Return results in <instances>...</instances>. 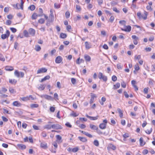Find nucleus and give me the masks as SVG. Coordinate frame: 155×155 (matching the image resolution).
Returning a JSON list of instances; mask_svg holds the SVG:
<instances>
[{
	"mask_svg": "<svg viewBox=\"0 0 155 155\" xmlns=\"http://www.w3.org/2000/svg\"><path fill=\"white\" fill-rule=\"evenodd\" d=\"M50 12L51 14L49 16V18L48 20V22L49 23L50 22H52L54 21V16L53 14V12L51 9L50 10Z\"/></svg>",
	"mask_w": 155,
	"mask_h": 155,
	"instance_id": "obj_2",
	"label": "nucleus"
},
{
	"mask_svg": "<svg viewBox=\"0 0 155 155\" xmlns=\"http://www.w3.org/2000/svg\"><path fill=\"white\" fill-rule=\"evenodd\" d=\"M134 59L135 60H139L141 58V55H139L138 56L136 55L134 56Z\"/></svg>",
	"mask_w": 155,
	"mask_h": 155,
	"instance_id": "obj_43",
	"label": "nucleus"
},
{
	"mask_svg": "<svg viewBox=\"0 0 155 155\" xmlns=\"http://www.w3.org/2000/svg\"><path fill=\"white\" fill-rule=\"evenodd\" d=\"M103 74L101 72H99L98 75V77L99 79H101L103 76Z\"/></svg>",
	"mask_w": 155,
	"mask_h": 155,
	"instance_id": "obj_47",
	"label": "nucleus"
},
{
	"mask_svg": "<svg viewBox=\"0 0 155 155\" xmlns=\"http://www.w3.org/2000/svg\"><path fill=\"white\" fill-rule=\"evenodd\" d=\"M0 60L3 61H5V58L4 57L2 54H0Z\"/></svg>",
	"mask_w": 155,
	"mask_h": 155,
	"instance_id": "obj_51",
	"label": "nucleus"
},
{
	"mask_svg": "<svg viewBox=\"0 0 155 155\" xmlns=\"http://www.w3.org/2000/svg\"><path fill=\"white\" fill-rule=\"evenodd\" d=\"M21 5H20V8L21 9H23V4L24 2L23 1V0H21Z\"/></svg>",
	"mask_w": 155,
	"mask_h": 155,
	"instance_id": "obj_46",
	"label": "nucleus"
},
{
	"mask_svg": "<svg viewBox=\"0 0 155 155\" xmlns=\"http://www.w3.org/2000/svg\"><path fill=\"white\" fill-rule=\"evenodd\" d=\"M117 110L119 114V116L120 118H122L123 116V114L122 110L119 108L117 109Z\"/></svg>",
	"mask_w": 155,
	"mask_h": 155,
	"instance_id": "obj_14",
	"label": "nucleus"
},
{
	"mask_svg": "<svg viewBox=\"0 0 155 155\" xmlns=\"http://www.w3.org/2000/svg\"><path fill=\"white\" fill-rule=\"evenodd\" d=\"M17 146L20 149L22 150L25 149L26 148V146L22 144H18Z\"/></svg>",
	"mask_w": 155,
	"mask_h": 155,
	"instance_id": "obj_12",
	"label": "nucleus"
},
{
	"mask_svg": "<svg viewBox=\"0 0 155 155\" xmlns=\"http://www.w3.org/2000/svg\"><path fill=\"white\" fill-rule=\"evenodd\" d=\"M43 97L45 98L48 100H50L52 99V97L51 96L47 95H43L41 96V97Z\"/></svg>",
	"mask_w": 155,
	"mask_h": 155,
	"instance_id": "obj_18",
	"label": "nucleus"
},
{
	"mask_svg": "<svg viewBox=\"0 0 155 155\" xmlns=\"http://www.w3.org/2000/svg\"><path fill=\"white\" fill-rule=\"evenodd\" d=\"M125 27L126 28L125 29L121 28V30L123 31L128 32H129L131 31V26H130V25H128L127 26H125Z\"/></svg>",
	"mask_w": 155,
	"mask_h": 155,
	"instance_id": "obj_7",
	"label": "nucleus"
},
{
	"mask_svg": "<svg viewBox=\"0 0 155 155\" xmlns=\"http://www.w3.org/2000/svg\"><path fill=\"white\" fill-rule=\"evenodd\" d=\"M78 150V147L73 148L72 150V151L73 152L75 153L77 152Z\"/></svg>",
	"mask_w": 155,
	"mask_h": 155,
	"instance_id": "obj_49",
	"label": "nucleus"
},
{
	"mask_svg": "<svg viewBox=\"0 0 155 155\" xmlns=\"http://www.w3.org/2000/svg\"><path fill=\"white\" fill-rule=\"evenodd\" d=\"M5 69L6 71H12L14 70V68L12 66H7L5 67Z\"/></svg>",
	"mask_w": 155,
	"mask_h": 155,
	"instance_id": "obj_11",
	"label": "nucleus"
},
{
	"mask_svg": "<svg viewBox=\"0 0 155 155\" xmlns=\"http://www.w3.org/2000/svg\"><path fill=\"white\" fill-rule=\"evenodd\" d=\"M152 131V128H150V130L147 129L145 131L146 133L147 134H150Z\"/></svg>",
	"mask_w": 155,
	"mask_h": 155,
	"instance_id": "obj_32",
	"label": "nucleus"
},
{
	"mask_svg": "<svg viewBox=\"0 0 155 155\" xmlns=\"http://www.w3.org/2000/svg\"><path fill=\"white\" fill-rule=\"evenodd\" d=\"M21 100L24 101H27L29 100V98L28 97H24L21 98Z\"/></svg>",
	"mask_w": 155,
	"mask_h": 155,
	"instance_id": "obj_40",
	"label": "nucleus"
},
{
	"mask_svg": "<svg viewBox=\"0 0 155 155\" xmlns=\"http://www.w3.org/2000/svg\"><path fill=\"white\" fill-rule=\"evenodd\" d=\"M47 69L45 68H42L39 69L37 70V74L45 73L47 71Z\"/></svg>",
	"mask_w": 155,
	"mask_h": 155,
	"instance_id": "obj_4",
	"label": "nucleus"
},
{
	"mask_svg": "<svg viewBox=\"0 0 155 155\" xmlns=\"http://www.w3.org/2000/svg\"><path fill=\"white\" fill-rule=\"evenodd\" d=\"M9 83H11L12 84H15L16 83L17 81L15 79H13V80L9 79Z\"/></svg>",
	"mask_w": 155,
	"mask_h": 155,
	"instance_id": "obj_33",
	"label": "nucleus"
},
{
	"mask_svg": "<svg viewBox=\"0 0 155 155\" xmlns=\"http://www.w3.org/2000/svg\"><path fill=\"white\" fill-rule=\"evenodd\" d=\"M42 136L43 137H45L47 136V134L45 131H43L41 133Z\"/></svg>",
	"mask_w": 155,
	"mask_h": 155,
	"instance_id": "obj_60",
	"label": "nucleus"
},
{
	"mask_svg": "<svg viewBox=\"0 0 155 155\" xmlns=\"http://www.w3.org/2000/svg\"><path fill=\"white\" fill-rule=\"evenodd\" d=\"M45 22V20L43 18H40L38 21V22L39 23L42 24L44 23Z\"/></svg>",
	"mask_w": 155,
	"mask_h": 155,
	"instance_id": "obj_35",
	"label": "nucleus"
},
{
	"mask_svg": "<svg viewBox=\"0 0 155 155\" xmlns=\"http://www.w3.org/2000/svg\"><path fill=\"white\" fill-rule=\"evenodd\" d=\"M114 19V17L113 16H112L110 17V18L109 20L110 21V22H111L112 23Z\"/></svg>",
	"mask_w": 155,
	"mask_h": 155,
	"instance_id": "obj_57",
	"label": "nucleus"
},
{
	"mask_svg": "<svg viewBox=\"0 0 155 155\" xmlns=\"http://www.w3.org/2000/svg\"><path fill=\"white\" fill-rule=\"evenodd\" d=\"M96 132L99 135L102 134H103L102 132L98 128L96 130Z\"/></svg>",
	"mask_w": 155,
	"mask_h": 155,
	"instance_id": "obj_55",
	"label": "nucleus"
},
{
	"mask_svg": "<svg viewBox=\"0 0 155 155\" xmlns=\"http://www.w3.org/2000/svg\"><path fill=\"white\" fill-rule=\"evenodd\" d=\"M94 144L95 146L98 147L99 145V143L98 141L97 140H95L94 141Z\"/></svg>",
	"mask_w": 155,
	"mask_h": 155,
	"instance_id": "obj_34",
	"label": "nucleus"
},
{
	"mask_svg": "<svg viewBox=\"0 0 155 155\" xmlns=\"http://www.w3.org/2000/svg\"><path fill=\"white\" fill-rule=\"evenodd\" d=\"M120 86V83H117L116 84L114 85V87L113 89H116L118 88H119Z\"/></svg>",
	"mask_w": 155,
	"mask_h": 155,
	"instance_id": "obj_22",
	"label": "nucleus"
},
{
	"mask_svg": "<svg viewBox=\"0 0 155 155\" xmlns=\"http://www.w3.org/2000/svg\"><path fill=\"white\" fill-rule=\"evenodd\" d=\"M79 127L82 129H84L86 127V126L84 124H81L79 126Z\"/></svg>",
	"mask_w": 155,
	"mask_h": 155,
	"instance_id": "obj_59",
	"label": "nucleus"
},
{
	"mask_svg": "<svg viewBox=\"0 0 155 155\" xmlns=\"http://www.w3.org/2000/svg\"><path fill=\"white\" fill-rule=\"evenodd\" d=\"M29 35L32 36H34L35 35V31L33 28H30L28 30Z\"/></svg>",
	"mask_w": 155,
	"mask_h": 155,
	"instance_id": "obj_6",
	"label": "nucleus"
},
{
	"mask_svg": "<svg viewBox=\"0 0 155 155\" xmlns=\"http://www.w3.org/2000/svg\"><path fill=\"white\" fill-rule=\"evenodd\" d=\"M123 137L124 138H126L129 137V134L127 133H125L123 135Z\"/></svg>",
	"mask_w": 155,
	"mask_h": 155,
	"instance_id": "obj_64",
	"label": "nucleus"
},
{
	"mask_svg": "<svg viewBox=\"0 0 155 155\" xmlns=\"http://www.w3.org/2000/svg\"><path fill=\"white\" fill-rule=\"evenodd\" d=\"M99 127L102 129H104L106 127V124L101 123L99 125Z\"/></svg>",
	"mask_w": 155,
	"mask_h": 155,
	"instance_id": "obj_13",
	"label": "nucleus"
},
{
	"mask_svg": "<svg viewBox=\"0 0 155 155\" xmlns=\"http://www.w3.org/2000/svg\"><path fill=\"white\" fill-rule=\"evenodd\" d=\"M10 29L12 32L14 33H15L17 31L16 29L14 28H10Z\"/></svg>",
	"mask_w": 155,
	"mask_h": 155,
	"instance_id": "obj_54",
	"label": "nucleus"
},
{
	"mask_svg": "<svg viewBox=\"0 0 155 155\" xmlns=\"http://www.w3.org/2000/svg\"><path fill=\"white\" fill-rule=\"evenodd\" d=\"M50 78V77L49 75H47L45 76L44 78L42 79L40 81V82H42L43 81L47 80H48Z\"/></svg>",
	"mask_w": 155,
	"mask_h": 155,
	"instance_id": "obj_19",
	"label": "nucleus"
},
{
	"mask_svg": "<svg viewBox=\"0 0 155 155\" xmlns=\"http://www.w3.org/2000/svg\"><path fill=\"white\" fill-rule=\"evenodd\" d=\"M56 137L57 140H61L62 137H61L59 135H57L56 136Z\"/></svg>",
	"mask_w": 155,
	"mask_h": 155,
	"instance_id": "obj_61",
	"label": "nucleus"
},
{
	"mask_svg": "<svg viewBox=\"0 0 155 155\" xmlns=\"http://www.w3.org/2000/svg\"><path fill=\"white\" fill-rule=\"evenodd\" d=\"M31 107V108L37 107H38V104H33L30 105Z\"/></svg>",
	"mask_w": 155,
	"mask_h": 155,
	"instance_id": "obj_28",
	"label": "nucleus"
},
{
	"mask_svg": "<svg viewBox=\"0 0 155 155\" xmlns=\"http://www.w3.org/2000/svg\"><path fill=\"white\" fill-rule=\"evenodd\" d=\"M14 74L17 77H20V72H19L17 70H15L14 72Z\"/></svg>",
	"mask_w": 155,
	"mask_h": 155,
	"instance_id": "obj_30",
	"label": "nucleus"
},
{
	"mask_svg": "<svg viewBox=\"0 0 155 155\" xmlns=\"http://www.w3.org/2000/svg\"><path fill=\"white\" fill-rule=\"evenodd\" d=\"M23 34H24V35L26 37H29V32H28V31L26 30H25L24 31V32H23Z\"/></svg>",
	"mask_w": 155,
	"mask_h": 155,
	"instance_id": "obj_24",
	"label": "nucleus"
},
{
	"mask_svg": "<svg viewBox=\"0 0 155 155\" xmlns=\"http://www.w3.org/2000/svg\"><path fill=\"white\" fill-rule=\"evenodd\" d=\"M35 6L34 5H31L28 7V8L31 11H33L35 9Z\"/></svg>",
	"mask_w": 155,
	"mask_h": 155,
	"instance_id": "obj_29",
	"label": "nucleus"
},
{
	"mask_svg": "<svg viewBox=\"0 0 155 155\" xmlns=\"http://www.w3.org/2000/svg\"><path fill=\"white\" fill-rule=\"evenodd\" d=\"M78 138L81 141L83 142H86L87 141V139L85 137H79Z\"/></svg>",
	"mask_w": 155,
	"mask_h": 155,
	"instance_id": "obj_16",
	"label": "nucleus"
},
{
	"mask_svg": "<svg viewBox=\"0 0 155 155\" xmlns=\"http://www.w3.org/2000/svg\"><path fill=\"white\" fill-rule=\"evenodd\" d=\"M12 105L14 106L19 107L21 106V104L18 101H15L13 103Z\"/></svg>",
	"mask_w": 155,
	"mask_h": 155,
	"instance_id": "obj_9",
	"label": "nucleus"
},
{
	"mask_svg": "<svg viewBox=\"0 0 155 155\" xmlns=\"http://www.w3.org/2000/svg\"><path fill=\"white\" fill-rule=\"evenodd\" d=\"M45 87L43 84H41L38 87V89L40 91H42L44 89Z\"/></svg>",
	"mask_w": 155,
	"mask_h": 155,
	"instance_id": "obj_23",
	"label": "nucleus"
},
{
	"mask_svg": "<svg viewBox=\"0 0 155 155\" xmlns=\"http://www.w3.org/2000/svg\"><path fill=\"white\" fill-rule=\"evenodd\" d=\"M71 83L73 84H75L76 82V80L75 79L73 78H71Z\"/></svg>",
	"mask_w": 155,
	"mask_h": 155,
	"instance_id": "obj_50",
	"label": "nucleus"
},
{
	"mask_svg": "<svg viewBox=\"0 0 155 155\" xmlns=\"http://www.w3.org/2000/svg\"><path fill=\"white\" fill-rule=\"evenodd\" d=\"M9 92L12 94H15L16 93V91L14 90L11 88V87H9Z\"/></svg>",
	"mask_w": 155,
	"mask_h": 155,
	"instance_id": "obj_31",
	"label": "nucleus"
},
{
	"mask_svg": "<svg viewBox=\"0 0 155 155\" xmlns=\"http://www.w3.org/2000/svg\"><path fill=\"white\" fill-rule=\"evenodd\" d=\"M35 49L36 51H38L41 50V48L39 45H36L35 46Z\"/></svg>",
	"mask_w": 155,
	"mask_h": 155,
	"instance_id": "obj_21",
	"label": "nucleus"
},
{
	"mask_svg": "<svg viewBox=\"0 0 155 155\" xmlns=\"http://www.w3.org/2000/svg\"><path fill=\"white\" fill-rule=\"evenodd\" d=\"M84 58L85 60L87 61H89L91 60V58L88 55H85L84 56Z\"/></svg>",
	"mask_w": 155,
	"mask_h": 155,
	"instance_id": "obj_15",
	"label": "nucleus"
},
{
	"mask_svg": "<svg viewBox=\"0 0 155 155\" xmlns=\"http://www.w3.org/2000/svg\"><path fill=\"white\" fill-rule=\"evenodd\" d=\"M65 125L67 127L71 128L72 127V125L70 124L69 122L66 123Z\"/></svg>",
	"mask_w": 155,
	"mask_h": 155,
	"instance_id": "obj_58",
	"label": "nucleus"
},
{
	"mask_svg": "<svg viewBox=\"0 0 155 155\" xmlns=\"http://www.w3.org/2000/svg\"><path fill=\"white\" fill-rule=\"evenodd\" d=\"M117 78L116 76L114 75L112 76V80L113 81H116L117 80Z\"/></svg>",
	"mask_w": 155,
	"mask_h": 155,
	"instance_id": "obj_45",
	"label": "nucleus"
},
{
	"mask_svg": "<svg viewBox=\"0 0 155 155\" xmlns=\"http://www.w3.org/2000/svg\"><path fill=\"white\" fill-rule=\"evenodd\" d=\"M85 48L86 49H89L91 48V46L90 45V44L87 41H86L85 42Z\"/></svg>",
	"mask_w": 155,
	"mask_h": 155,
	"instance_id": "obj_20",
	"label": "nucleus"
},
{
	"mask_svg": "<svg viewBox=\"0 0 155 155\" xmlns=\"http://www.w3.org/2000/svg\"><path fill=\"white\" fill-rule=\"evenodd\" d=\"M10 35V32L8 30H7L6 31V34H3L1 35V38L3 39H5L7 38H8Z\"/></svg>",
	"mask_w": 155,
	"mask_h": 155,
	"instance_id": "obj_3",
	"label": "nucleus"
},
{
	"mask_svg": "<svg viewBox=\"0 0 155 155\" xmlns=\"http://www.w3.org/2000/svg\"><path fill=\"white\" fill-rule=\"evenodd\" d=\"M121 86L124 88H125L126 86V84L124 81L121 83Z\"/></svg>",
	"mask_w": 155,
	"mask_h": 155,
	"instance_id": "obj_52",
	"label": "nucleus"
},
{
	"mask_svg": "<svg viewBox=\"0 0 155 155\" xmlns=\"http://www.w3.org/2000/svg\"><path fill=\"white\" fill-rule=\"evenodd\" d=\"M134 68L136 71H138L139 69V67L138 64L135 65L134 66Z\"/></svg>",
	"mask_w": 155,
	"mask_h": 155,
	"instance_id": "obj_62",
	"label": "nucleus"
},
{
	"mask_svg": "<svg viewBox=\"0 0 155 155\" xmlns=\"http://www.w3.org/2000/svg\"><path fill=\"white\" fill-rule=\"evenodd\" d=\"M103 48L105 49V50H107L108 49V46L106 44H104L103 47Z\"/></svg>",
	"mask_w": 155,
	"mask_h": 155,
	"instance_id": "obj_63",
	"label": "nucleus"
},
{
	"mask_svg": "<svg viewBox=\"0 0 155 155\" xmlns=\"http://www.w3.org/2000/svg\"><path fill=\"white\" fill-rule=\"evenodd\" d=\"M65 17L66 18H68L70 16V13L69 12L67 11L65 13Z\"/></svg>",
	"mask_w": 155,
	"mask_h": 155,
	"instance_id": "obj_42",
	"label": "nucleus"
},
{
	"mask_svg": "<svg viewBox=\"0 0 155 155\" xmlns=\"http://www.w3.org/2000/svg\"><path fill=\"white\" fill-rule=\"evenodd\" d=\"M54 7L55 8L57 9L59 8L60 7V5L57 3H55Z\"/></svg>",
	"mask_w": 155,
	"mask_h": 155,
	"instance_id": "obj_39",
	"label": "nucleus"
},
{
	"mask_svg": "<svg viewBox=\"0 0 155 155\" xmlns=\"http://www.w3.org/2000/svg\"><path fill=\"white\" fill-rule=\"evenodd\" d=\"M38 15L35 13H34L31 17L32 19H37Z\"/></svg>",
	"mask_w": 155,
	"mask_h": 155,
	"instance_id": "obj_27",
	"label": "nucleus"
},
{
	"mask_svg": "<svg viewBox=\"0 0 155 155\" xmlns=\"http://www.w3.org/2000/svg\"><path fill=\"white\" fill-rule=\"evenodd\" d=\"M51 128V125L49 124L46 125L44 127L45 128L48 129H50Z\"/></svg>",
	"mask_w": 155,
	"mask_h": 155,
	"instance_id": "obj_38",
	"label": "nucleus"
},
{
	"mask_svg": "<svg viewBox=\"0 0 155 155\" xmlns=\"http://www.w3.org/2000/svg\"><path fill=\"white\" fill-rule=\"evenodd\" d=\"M70 115V116H73L74 117H76L78 116L79 115V114H76V113L73 112Z\"/></svg>",
	"mask_w": 155,
	"mask_h": 155,
	"instance_id": "obj_41",
	"label": "nucleus"
},
{
	"mask_svg": "<svg viewBox=\"0 0 155 155\" xmlns=\"http://www.w3.org/2000/svg\"><path fill=\"white\" fill-rule=\"evenodd\" d=\"M102 79L104 81L106 82L107 80V77L105 75H103L102 78Z\"/></svg>",
	"mask_w": 155,
	"mask_h": 155,
	"instance_id": "obj_44",
	"label": "nucleus"
},
{
	"mask_svg": "<svg viewBox=\"0 0 155 155\" xmlns=\"http://www.w3.org/2000/svg\"><path fill=\"white\" fill-rule=\"evenodd\" d=\"M41 147L44 149L47 148V144L46 143L44 142H42L40 144Z\"/></svg>",
	"mask_w": 155,
	"mask_h": 155,
	"instance_id": "obj_10",
	"label": "nucleus"
},
{
	"mask_svg": "<svg viewBox=\"0 0 155 155\" xmlns=\"http://www.w3.org/2000/svg\"><path fill=\"white\" fill-rule=\"evenodd\" d=\"M98 116L94 117H91V118H90V119L91 120H95L98 119Z\"/></svg>",
	"mask_w": 155,
	"mask_h": 155,
	"instance_id": "obj_53",
	"label": "nucleus"
},
{
	"mask_svg": "<svg viewBox=\"0 0 155 155\" xmlns=\"http://www.w3.org/2000/svg\"><path fill=\"white\" fill-rule=\"evenodd\" d=\"M12 23V21L9 20H8L6 21L5 22V24L7 25H10Z\"/></svg>",
	"mask_w": 155,
	"mask_h": 155,
	"instance_id": "obj_48",
	"label": "nucleus"
},
{
	"mask_svg": "<svg viewBox=\"0 0 155 155\" xmlns=\"http://www.w3.org/2000/svg\"><path fill=\"white\" fill-rule=\"evenodd\" d=\"M126 22V21L124 20H120L119 22L120 24L124 26H125Z\"/></svg>",
	"mask_w": 155,
	"mask_h": 155,
	"instance_id": "obj_36",
	"label": "nucleus"
},
{
	"mask_svg": "<svg viewBox=\"0 0 155 155\" xmlns=\"http://www.w3.org/2000/svg\"><path fill=\"white\" fill-rule=\"evenodd\" d=\"M109 147L113 150H115L116 148V146L112 144L109 145Z\"/></svg>",
	"mask_w": 155,
	"mask_h": 155,
	"instance_id": "obj_37",
	"label": "nucleus"
},
{
	"mask_svg": "<svg viewBox=\"0 0 155 155\" xmlns=\"http://www.w3.org/2000/svg\"><path fill=\"white\" fill-rule=\"evenodd\" d=\"M90 127L91 129L96 130L97 129L98 127L95 125H92L91 124H90Z\"/></svg>",
	"mask_w": 155,
	"mask_h": 155,
	"instance_id": "obj_17",
	"label": "nucleus"
},
{
	"mask_svg": "<svg viewBox=\"0 0 155 155\" xmlns=\"http://www.w3.org/2000/svg\"><path fill=\"white\" fill-rule=\"evenodd\" d=\"M52 128L57 129H62V127L58 124H54L51 125Z\"/></svg>",
	"mask_w": 155,
	"mask_h": 155,
	"instance_id": "obj_5",
	"label": "nucleus"
},
{
	"mask_svg": "<svg viewBox=\"0 0 155 155\" xmlns=\"http://www.w3.org/2000/svg\"><path fill=\"white\" fill-rule=\"evenodd\" d=\"M67 36V35L65 34H64V33H61L60 34V37L61 38H63V39L65 38H66Z\"/></svg>",
	"mask_w": 155,
	"mask_h": 155,
	"instance_id": "obj_25",
	"label": "nucleus"
},
{
	"mask_svg": "<svg viewBox=\"0 0 155 155\" xmlns=\"http://www.w3.org/2000/svg\"><path fill=\"white\" fill-rule=\"evenodd\" d=\"M139 140L140 142V145L141 146H143L145 144V143L144 142V143H143V138L142 137H140Z\"/></svg>",
	"mask_w": 155,
	"mask_h": 155,
	"instance_id": "obj_26",
	"label": "nucleus"
},
{
	"mask_svg": "<svg viewBox=\"0 0 155 155\" xmlns=\"http://www.w3.org/2000/svg\"><path fill=\"white\" fill-rule=\"evenodd\" d=\"M117 67L118 69H121L122 67L120 63L118 64L117 65Z\"/></svg>",
	"mask_w": 155,
	"mask_h": 155,
	"instance_id": "obj_56",
	"label": "nucleus"
},
{
	"mask_svg": "<svg viewBox=\"0 0 155 155\" xmlns=\"http://www.w3.org/2000/svg\"><path fill=\"white\" fill-rule=\"evenodd\" d=\"M147 12H144V14L142 15L140 12H138L137 13V15L139 18H143L144 20L147 19Z\"/></svg>",
	"mask_w": 155,
	"mask_h": 155,
	"instance_id": "obj_1",
	"label": "nucleus"
},
{
	"mask_svg": "<svg viewBox=\"0 0 155 155\" xmlns=\"http://www.w3.org/2000/svg\"><path fill=\"white\" fill-rule=\"evenodd\" d=\"M62 60V57L60 56H58L56 58L55 62L57 63H60Z\"/></svg>",
	"mask_w": 155,
	"mask_h": 155,
	"instance_id": "obj_8",
	"label": "nucleus"
}]
</instances>
